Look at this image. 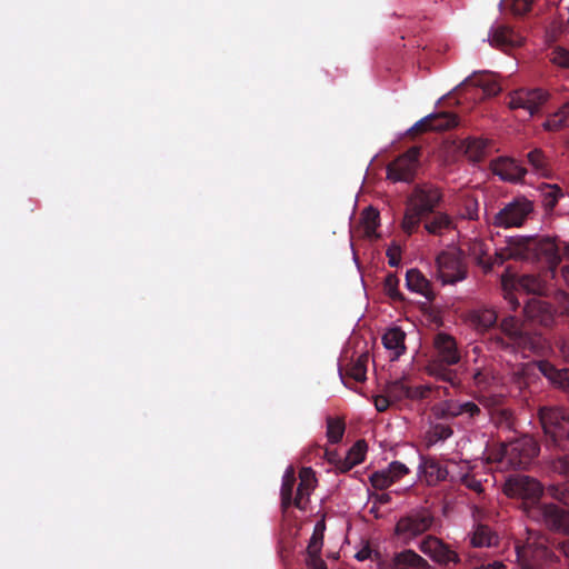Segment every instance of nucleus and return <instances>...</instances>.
I'll use <instances>...</instances> for the list:
<instances>
[{
	"label": "nucleus",
	"instance_id": "obj_22",
	"mask_svg": "<svg viewBox=\"0 0 569 569\" xmlns=\"http://www.w3.org/2000/svg\"><path fill=\"white\" fill-rule=\"evenodd\" d=\"M300 481L296 488L293 506L305 511L310 501L309 497L316 487V477L311 468H302L299 472Z\"/></svg>",
	"mask_w": 569,
	"mask_h": 569
},
{
	"label": "nucleus",
	"instance_id": "obj_10",
	"mask_svg": "<svg viewBox=\"0 0 569 569\" xmlns=\"http://www.w3.org/2000/svg\"><path fill=\"white\" fill-rule=\"evenodd\" d=\"M420 147H411L387 166L388 179L398 182H410L415 179L419 164Z\"/></svg>",
	"mask_w": 569,
	"mask_h": 569
},
{
	"label": "nucleus",
	"instance_id": "obj_29",
	"mask_svg": "<svg viewBox=\"0 0 569 569\" xmlns=\"http://www.w3.org/2000/svg\"><path fill=\"white\" fill-rule=\"evenodd\" d=\"M470 543L475 548L492 547L498 543V535L483 523H477L470 532Z\"/></svg>",
	"mask_w": 569,
	"mask_h": 569
},
{
	"label": "nucleus",
	"instance_id": "obj_19",
	"mask_svg": "<svg viewBox=\"0 0 569 569\" xmlns=\"http://www.w3.org/2000/svg\"><path fill=\"white\" fill-rule=\"evenodd\" d=\"M523 311L530 320L542 327L549 328L555 323L556 310L549 302L539 298L533 297L527 300Z\"/></svg>",
	"mask_w": 569,
	"mask_h": 569
},
{
	"label": "nucleus",
	"instance_id": "obj_8",
	"mask_svg": "<svg viewBox=\"0 0 569 569\" xmlns=\"http://www.w3.org/2000/svg\"><path fill=\"white\" fill-rule=\"evenodd\" d=\"M533 212V203L525 197L507 203L493 217L492 223L500 228L521 227Z\"/></svg>",
	"mask_w": 569,
	"mask_h": 569
},
{
	"label": "nucleus",
	"instance_id": "obj_23",
	"mask_svg": "<svg viewBox=\"0 0 569 569\" xmlns=\"http://www.w3.org/2000/svg\"><path fill=\"white\" fill-rule=\"evenodd\" d=\"M387 569H431L426 559L411 549L395 553Z\"/></svg>",
	"mask_w": 569,
	"mask_h": 569
},
{
	"label": "nucleus",
	"instance_id": "obj_21",
	"mask_svg": "<svg viewBox=\"0 0 569 569\" xmlns=\"http://www.w3.org/2000/svg\"><path fill=\"white\" fill-rule=\"evenodd\" d=\"M491 168L495 174L510 182L521 181L528 172L520 162L512 158H498L492 161Z\"/></svg>",
	"mask_w": 569,
	"mask_h": 569
},
{
	"label": "nucleus",
	"instance_id": "obj_44",
	"mask_svg": "<svg viewBox=\"0 0 569 569\" xmlns=\"http://www.w3.org/2000/svg\"><path fill=\"white\" fill-rule=\"evenodd\" d=\"M562 190L557 184H546L542 189V204L546 210H552L557 203L560 197H562Z\"/></svg>",
	"mask_w": 569,
	"mask_h": 569
},
{
	"label": "nucleus",
	"instance_id": "obj_64",
	"mask_svg": "<svg viewBox=\"0 0 569 569\" xmlns=\"http://www.w3.org/2000/svg\"><path fill=\"white\" fill-rule=\"evenodd\" d=\"M559 468L562 472L569 476V457H566L559 461Z\"/></svg>",
	"mask_w": 569,
	"mask_h": 569
},
{
	"label": "nucleus",
	"instance_id": "obj_20",
	"mask_svg": "<svg viewBox=\"0 0 569 569\" xmlns=\"http://www.w3.org/2000/svg\"><path fill=\"white\" fill-rule=\"evenodd\" d=\"M531 367L537 368L556 388L569 391V369H558L548 360L532 361L527 365L526 369Z\"/></svg>",
	"mask_w": 569,
	"mask_h": 569
},
{
	"label": "nucleus",
	"instance_id": "obj_26",
	"mask_svg": "<svg viewBox=\"0 0 569 569\" xmlns=\"http://www.w3.org/2000/svg\"><path fill=\"white\" fill-rule=\"evenodd\" d=\"M296 475L292 467H289L283 477L280 489V498H281V510L283 513L288 511L290 507L293 506L295 496H296Z\"/></svg>",
	"mask_w": 569,
	"mask_h": 569
},
{
	"label": "nucleus",
	"instance_id": "obj_14",
	"mask_svg": "<svg viewBox=\"0 0 569 569\" xmlns=\"http://www.w3.org/2000/svg\"><path fill=\"white\" fill-rule=\"evenodd\" d=\"M549 93L541 89H519L510 94L508 107L512 110L523 109L529 117L540 111V108L548 101Z\"/></svg>",
	"mask_w": 569,
	"mask_h": 569
},
{
	"label": "nucleus",
	"instance_id": "obj_31",
	"mask_svg": "<svg viewBox=\"0 0 569 569\" xmlns=\"http://www.w3.org/2000/svg\"><path fill=\"white\" fill-rule=\"evenodd\" d=\"M526 158L535 173L546 178L550 176V162L541 149L535 148L527 153Z\"/></svg>",
	"mask_w": 569,
	"mask_h": 569
},
{
	"label": "nucleus",
	"instance_id": "obj_57",
	"mask_svg": "<svg viewBox=\"0 0 569 569\" xmlns=\"http://www.w3.org/2000/svg\"><path fill=\"white\" fill-rule=\"evenodd\" d=\"M557 345L561 357L567 363H569V337L561 338Z\"/></svg>",
	"mask_w": 569,
	"mask_h": 569
},
{
	"label": "nucleus",
	"instance_id": "obj_60",
	"mask_svg": "<svg viewBox=\"0 0 569 569\" xmlns=\"http://www.w3.org/2000/svg\"><path fill=\"white\" fill-rule=\"evenodd\" d=\"M506 299L509 301L510 308L512 310H517L520 307V301L518 300L513 292L507 291Z\"/></svg>",
	"mask_w": 569,
	"mask_h": 569
},
{
	"label": "nucleus",
	"instance_id": "obj_25",
	"mask_svg": "<svg viewBox=\"0 0 569 569\" xmlns=\"http://www.w3.org/2000/svg\"><path fill=\"white\" fill-rule=\"evenodd\" d=\"M425 230L432 236H443L456 229L455 220L451 216L442 211H433L432 216L425 221Z\"/></svg>",
	"mask_w": 569,
	"mask_h": 569
},
{
	"label": "nucleus",
	"instance_id": "obj_6",
	"mask_svg": "<svg viewBox=\"0 0 569 569\" xmlns=\"http://www.w3.org/2000/svg\"><path fill=\"white\" fill-rule=\"evenodd\" d=\"M437 277L442 284H455L468 276L465 253L460 249L443 250L436 258Z\"/></svg>",
	"mask_w": 569,
	"mask_h": 569
},
{
	"label": "nucleus",
	"instance_id": "obj_48",
	"mask_svg": "<svg viewBox=\"0 0 569 569\" xmlns=\"http://www.w3.org/2000/svg\"><path fill=\"white\" fill-rule=\"evenodd\" d=\"M369 479L371 486L377 490H385L393 483L386 469L375 471Z\"/></svg>",
	"mask_w": 569,
	"mask_h": 569
},
{
	"label": "nucleus",
	"instance_id": "obj_3",
	"mask_svg": "<svg viewBox=\"0 0 569 569\" xmlns=\"http://www.w3.org/2000/svg\"><path fill=\"white\" fill-rule=\"evenodd\" d=\"M517 561L522 569H550L559 561L548 538L538 530L526 528L516 541Z\"/></svg>",
	"mask_w": 569,
	"mask_h": 569
},
{
	"label": "nucleus",
	"instance_id": "obj_35",
	"mask_svg": "<svg viewBox=\"0 0 569 569\" xmlns=\"http://www.w3.org/2000/svg\"><path fill=\"white\" fill-rule=\"evenodd\" d=\"M469 252L476 263L480 266L485 272L491 271V258H487L488 248L482 240H473L469 246Z\"/></svg>",
	"mask_w": 569,
	"mask_h": 569
},
{
	"label": "nucleus",
	"instance_id": "obj_34",
	"mask_svg": "<svg viewBox=\"0 0 569 569\" xmlns=\"http://www.w3.org/2000/svg\"><path fill=\"white\" fill-rule=\"evenodd\" d=\"M517 288L526 293L542 296L546 292L545 281L536 274H523L517 280Z\"/></svg>",
	"mask_w": 569,
	"mask_h": 569
},
{
	"label": "nucleus",
	"instance_id": "obj_18",
	"mask_svg": "<svg viewBox=\"0 0 569 569\" xmlns=\"http://www.w3.org/2000/svg\"><path fill=\"white\" fill-rule=\"evenodd\" d=\"M431 390L432 388L429 385L411 387L407 383L406 379L392 381L387 387V393L393 401L426 399L431 393Z\"/></svg>",
	"mask_w": 569,
	"mask_h": 569
},
{
	"label": "nucleus",
	"instance_id": "obj_41",
	"mask_svg": "<svg viewBox=\"0 0 569 569\" xmlns=\"http://www.w3.org/2000/svg\"><path fill=\"white\" fill-rule=\"evenodd\" d=\"M523 328V325H521L515 317L509 316L501 321V333L499 335L502 337L503 342H507L510 341Z\"/></svg>",
	"mask_w": 569,
	"mask_h": 569
},
{
	"label": "nucleus",
	"instance_id": "obj_37",
	"mask_svg": "<svg viewBox=\"0 0 569 569\" xmlns=\"http://www.w3.org/2000/svg\"><path fill=\"white\" fill-rule=\"evenodd\" d=\"M569 126V103L562 106L557 112L549 116L543 123L548 131H558Z\"/></svg>",
	"mask_w": 569,
	"mask_h": 569
},
{
	"label": "nucleus",
	"instance_id": "obj_54",
	"mask_svg": "<svg viewBox=\"0 0 569 569\" xmlns=\"http://www.w3.org/2000/svg\"><path fill=\"white\" fill-rule=\"evenodd\" d=\"M388 262L391 267H398L401 261V252L399 247L388 248L387 250Z\"/></svg>",
	"mask_w": 569,
	"mask_h": 569
},
{
	"label": "nucleus",
	"instance_id": "obj_53",
	"mask_svg": "<svg viewBox=\"0 0 569 569\" xmlns=\"http://www.w3.org/2000/svg\"><path fill=\"white\" fill-rule=\"evenodd\" d=\"M386 470L392 479L393 483L401 479L405 475L409 473L408 467L400 461H392Z\"/></svg>",
	"mask_w": 569,
	"mask_h": 569
},
{
	"label": "nucleus",
	"instance_id": "obj_24",
	"mask_svg": "<svg viewBox=\"0 0 569 569\" xmlns=\"http://www.w3.org/2000/svg\"><path fill=\"white\" fill-rule=\"evenodd\" d=\"M406 286L410 291L423 296L428 301H433L436 297L430 281L418 269L407 271Z\"/></svg>",
	"mask_w": 569,
	"mask_h": 569
},
{
	"label": "nucleus",
	"instance_id": "obj_5",
	"mask_svg": "<svg viewBox=\"0 0 569 569\" xmlns=\"http://www.w3.org/2000/svg\"><path fill=\"white\" fill-rule=\"evenodd\" d=\"M489 341L495 349L520 353L523 358L541 355L545 349L542 337L526 328L519 331L510 341L503 342L500 335H491Z\"/></svg>",
	"mask_w": 569,
	"mask_h": 569
},
{
	"label": "nucleus",
	"instance_id": "obj_59",
	"mask_svg": "<svg viewBox=\"0 0 569 569\" xmlns=\"http://www.w3.org/2000/svg\"><path fill=\"white\" fill-rule=\"evenodd\" d=\"M325 457H326L327 461L330 465H332L333 467H336L338 465L339 460L341 459V457L339 456V453L336 450H329V449L325 450Z\"/></svg>",
	"mask_w": 569,
	"mask_h": 569
},
{
	"label": "nucleus",
	"instance_id": "obj_15",
	"mask_svg": "<svg viewBox=\"0 0 569 569\" xmlns=\"http://www.w3.org/2000/svg\"><path fill=\"white\" fill-rule=\"evenodd\" d=\"M490 46L503 52H510L523 44L525 38L511 27L503 23H496L488 34Z\"/></svg>",
	"mask_w": 569,
	"mask_h": 569
},
{
	"label": "nucleus",
	"instance_id": "obj_11",
	"mask_svg": "<svg viewBox=\"0 0 569 569\" xmlns=\"http://www.w3.org/2000/svg\"><path fill=\"white\" fill-rule=\"evenodd\" d=\"M438 419L462 417L468 423H475L482 416L481 408L473 401L446 400L432 409Z\"/></svg>",
	"mask_w": 569,
	"mask_h": 569
},
{
	"label": "nucleus",
	"instance_id": "obj_45",
	"mask_svg": "<svg viewBox=\"0 0 569 569\" xmlns=\"http://www.w3.org/2000/svg\"><path fill=\"white\" fill-rule=\"evenodd\" d=\"M399 279L395 273H388L383 281L385 293L393 302H403L405 296L399 291Z\"/></svg>",
	"mask_w": 569,
	"mask_h": 569
},
{
	"label": "nucleus",
	"instance_id": "obj_2",
	"mask_svg": "<svg viewBox=\"0 0 569 569\" xmlns=\"http://www.w3.org/2000/svg\"><path fill=\"white\" fill-rule=\"evenodd\" d=\"M522 260L538 262L545 260L550 267L560 261L557 244L549 237L515 236L507 239V246L499 249L491 259L492 267L505 261Z\"/></svg>",
	"mask_w": 569,
	"mask_h": 569
},
{
	"label": "nucleus",
	"instance_id": "obj_1",
	"mask_svg": "<svg viewBox=\"0 0 569 569\" xmlns=\"http://www.w3.org/2000/svg\"><path fill=\"white\" fill-rule=\"evenodd\" d=\"M503 492L522 500L525 507L537 513L550 529L569 531V512L552 503L538 505L542 486L535 478L526 475L510 476L503 485Z\"/></svg>",
	"mask_w": 569,
	"mask_h": 569
},
{
	"label": "nucleus",
	"instance_id": "obj_16",
	"mask_svg": "<svg viewBox=\"0 0 569 569\" xmlns=\"http://www.w3.org/2000/svg\"><path fill=\"white\" fill-rule=\"evenodd\" d=\"M420 550L425 555L429 556L433 561L442 566H448L450 563L456 565L459 562L458 553L435 536H427L420 542Z\"/></svg>",
	"mask_w": 569,
	"mask_h": 569
},
{
	"label": "nucleus",
	"instance_id": "obj_52",
	"mask_svg": "<svg viewBox=\"0 0 569 569\" xmlns=\"http://www.w3.org/2000/svg\"><path fill=\"white\" fill-rule=\"evenodd\" d=\"M550 492L555 499L569 507V482L552 486Z\"/></svg>",
	"mask_w": 569,
	"mask_h": 569
},
{
	"label": "nucleus",
	"instance_id": "obj_58",
	"mask_svg": "<svg viewBox=\"0 0 569 569\" xmlns=\"http://www.w3.org/2000/svg\"><path fill=\"white\" fill-rule=\"evenodd\" d=\"M356 465L348 460L347 457L345 458H341L338 462V465L335 467L336 471L337 472H340V473H346L348 472L349 470H351Z\"/></svg>",
	"mask_w": 569,
	"mask_h": 569
},
{
	"label": "nucleus",
	"instance_id": "obj_40",
	"mask_svg": "<svg viewBox=\"0 0 569 569\" xmlns=\"http://www.w3.org/2000/svg\"><path fill=\"white\" fill-rule=\"evenodd\" d=\"M472 320L478 329L488 330L497 323L498 316L491 309H482L473 315Z\"/></svg>",
	"mask_w": 569,
	"mask_h": 569
},
{
	"label": "nucleus",
	"instance_id": "obj_63",
	"mask_svg": "<svg viewBox=\"0 0 569 569\" xmlns=\"http://www.w3.org/2000/svg\"><path fill=\"white\" fill-rule=\"evenodd\" d=\"M500 91H501V87L496 82L488 84L485 89V92L489 96H496Z\"/></svg>",
	"mask_w": 569,
	"mask_h": 569
},
{
	"label": "nucleus",
	"instance_id": "obj_43",
	"mask_svg": "<svg viewBox=\"0 0 569 569\" xmlns=\"http://www.w3.org/2000/svg\"><path fill=\"white\" fill-rule=\"evenodd\" d=\"M532 2L533 0H501L500 7L515 16H523L531 10Z\"/></svg>",
	"mask_w": 569,
	"mask_h": 569
},
{
	"label": "nucleus",
	"instance_id": "obj_49",
	"mask_svg": "<svg viewBox=\"0 0 569 569\" xmlns=\"http://www.w3.org/2000/svg\"><path fill=\"white\" fill-rule=\"evenodd\" d=\"M549 60L560 67V68H569V51L561 48L556 47L552 48L551 51L547 54Z\"/></svg>",
	"mask_w": 569,
	"mask_h": 569
},
{
	"label": "nucleus",
	"instance_id": "obj_62",
	"mask_svg": "<svg viewBox=\"0 0 569 569\" xmlns=\"http://www.w3.org/2000/svg\"><path fill=\"white\" fill-rule=\"evenodd\" d=\"M559 313L569 322V297L566 296V300L561 302Z\"/></svg>",
	"mask_w": 569,
	"mask_h": 569
},
{
	"label": "nucleus",
	"instance_id": "obj_55",
	"mask_svg": "<svg viewBox=\"0 0 569 569\" xmlns=\"http://www.w3.org/2000/svg\"><path fill=\"white\" fill-rule=\"evenodd\" d=\"M391 400L388 393L386 396H377L375 398V407L379 412H383L389 408Z\"/></svg>",
	"mask_w": 569,
	"mask_h": 569
},
{
	"label": "nucleus",
	"instance_id": "obj_36",
	"mask_svg": "<svg viewBox=\"0 0 569 569\" xmlns=\"http://www.w3.org/2000/svg\"><path fill=\"white\" fill-rule=\"evenodd\" d=\"M425 216L427 214L409 203V207L407 208L401 222L403 232L408 236H411L413 232H416Z\"/></svg>",
	"mask_w": 569,
	"mask_h": 569
},
{
	"label": "nucleus",
	"instance_id": "obj_32",
	"mask_svg": "<svg viewBox=\"0 0 569 569\" xmlns=\"http://www.w3.org/2000/svg\"><path fill=\"white\" fill-rule=\"evenodd\" d=\"M465 152L475 162L481 161L488 151L489 141L483 138H467L463 141Z\"/></svg>",
	"mask_w": 569,
	"mask_h": 569
},
{
	"label": "nucleus",
	"instance_id": "obj_17",
	"mask_svg": "<svg viewBox=\"0 0 569 569\" xmlns=\"http://www.w3.org/2000/svg\"><path fill=\"white\" fill-rule=\"evenodd\" d=\"M458 124L457 117L450 112H438L429 114L417 121L409 130L408 134L415 137L427 131L447 130Z\"/></svg>",
	"mask_w": 569,
	"mask_h": 569
},
{
	"label": "nucleus",
	"instance_id": "obj_46",
	"mask_svg": "<svg viewBox=\"0 0 569 569\" xmlns=\"http://www.w3.org/2000/svg\"><path fill=\"white\" fill-rule=\"evenodd\" d=\"M368 450V445L366 440L360 439L355 442V445L348 450L346 457L348 460L352 461L355 465L361 463Z\"/></svg>",
	"mask_w": 569,
	"mask_h": 569
},
{
	"label": "nucleus",
	"instance_id": "obj_61",
	"mask_svg": "<svg viewBox=\"0 0 569 569\" xmlns=\"http://www.w3.org/2000/svg\"><path fill=\"white\" fill-rule=\"evenodd\" d=\"M557 550L565 557L569 558V538L559 541L557 545Z\"/></svg>",
	"mask_w": 569,
	"mask_h": 569
},
{
	"label": "nucleus",
	"instance_id": "obj_38",
	"mask_svg": "<svg viewBox=\"0 0 569 569\" xmlns=\"http://www.w3.org/2000/svg\"><path fill=\"white\" fill-rule=\"evenodd\" d=\"M461 473L459 475V481L468 489L472 490L477 495L483 493V486L481 480L477 479L475 475L470 473V465L468 461H463L460 467Z\"/></svg>",
	"mask_w": 569,
	"mask_h": 569
},
{
	"label": "nucleus",
	"instance_id": "obj_56",
	"mask_svg": "<svg viewBox=\"0 0 569 569\" xmlns=\"http://www.w3.org/2000/svg\"><path fill=\"white\" fill-rule=\"evenodd\" d=\"M307 563L312 569H327V563L321 559L320 555L308 556Z\"/></svg>",
	"mask_w": 569,
	"mask_h": 569
},
{
	"label": "nucleus",
	"instance_id": "obj_50",
	"mask_svg": "<svg viewBox=\"0 0 569 569\" xmlns=\"http://www.w3.org/2000/svg\"><path fill=\"white\" fill-rule=\"evenodd\" d=\"M452 428L445 423H436L430 430V439L432 441H443L452 436Z\"/></svg>",
	"mask_w": 569,
	"mask_h": 569
},
{
	"label": "nucleus",
	"instance_id": "obj_51",
	"mask_svg": "<svg viewBox=\"0 0 569 569\" xmlns=\"http://www.w3.org/2000/svg\"><path fill=\"white\" fill-rule=\"evenodd\" d=\"M322 545L323 533L319 531L318 528L316 527L307 547V556L320 555Z\"/></svg>",
	"mask_w": 569,
	"mask_h": 569
},
{
	"label": "nucleus",
	"instance_id": "obj_9",
	"mask_svg": "<svg viewBox=\"0 0 569 569\" xmlns=\"http://www.w3.org/2000/svg\"><path fill=\"white\" fill-rule=\"evenodd\" d=\"M435 518L428 509H419L401 517L396 525V535L406 540L412 539L428 531Z\"/></svg>",
	"mask_w": 569,
	"mask_h": 569
},
{
	"label": "nucleus",
	"instance_id": "obj_7",
	"mask_svg": "<svg viewBox=\"0 0 569 569\" xmlns=\"http://www.w3.org/2000/svg\"><path fill=\"white\" fill-rule=\"evenodd\" d=\"M538 419L546 436L553 443L563 439L569 440V412L559 407H540Z\"/></svg>",
	"mask_w": 569,
	"mask_h": 569
},
{
	"label": "nucleus",
	"instance_id": "obj_30",
	"mask_svg": "<svg viewBox=\"0 0 569 569\" xmlns=\"http://www.w3.org/2000/svg\"><path fill=\"white\" fill-rule=\"evenodd\" d=\"M406 333L400 328H391L382 336V343L386 349L395 352V358H399L406 350Z\"/></svg>",
	"mask_w": 569,
	"mask_h": 569
},
{
	"label": "nucleus",
	"instance_id": "obj_12",
	"mask_svg": "<svg viewBox=\"0 0 569 569\" xmlns=\"http://www.w3.org/2000/svg\"><path fill=\"white\" fill-rule=\"evenodd\" d=\"M539 453V446L529 437L520 438L503 448V458L513 468H525Z\"/></svg>",
	"mask_w": 569,
	"mask_h": 569
},
{
	"label": "nucleus",
	"instance_id": "obj_27",
	"mask_svg": "<svg viewBox=\"0 0 569 569\" xmlns=\"http://www.w3.org/2000/svg\"><path fill=\"white\" fill-rule=\"evenodd\" d=\"M369 361V353L362 352L358 358L346 366L345 369L340 368V377H348L357 382H363L367 379V366Z\"/></svg>",
	"mask_w": 569,
	"mask_h": 569
},
{
	"label": "nucleus",
	"instance_id": "obj_28",
	"mask_svg": "<svg viewBox=\"0 0 569 569\" xmlns=\"http://www.w3.org/2000/svg\"><path fill=\"white\" fill-rule=\"evenodd\" d=\"M420 468L429 486H435L449 476V470L433 458L423 459Z\"/></svg>",
	"mask_w": 569,
	"mask_h": 569
},
{
	"label": "nucleus",
	"instance_id": "obj_33",
	"mask_svg": "<svg viewBox=\"0 0 569 569\" xmlns=\"http://www.w3.org/2000/svg\"><path fill=\"white\" fill-rule=\"evenodd\" d=\"M361 223L363 226L365 236L369 239H378L380 236L377 229L380 224V213L372 207L366 208L361 213Z\"/></svg>",
	"mask_w": 569,
	"mask_h": 569
},
{
	"label": "nucleus",
	"instance_id": "obj_13",
	"mask_svg": "<svg viewBox=\"0 0 569 569\" xmlns=\"http://www.w3.org/2000/svg\"><path fill=\"white\" fill-rule=\"evenodd\" d=\"M442 200V190L430 182L417 183L409 197V203L426 214L433 213Z\"/></svg>",
	"mask_w": 569,
	"mask_h": 569
},
{
	"label": "nucleus",
	"instance_id": "obj_39",
	"mask_svg": "<svg viewBox=\"0 0 569 569\" xmlns=\"http://www.w3.org/2000/svg\"><path fill=\"white\" fill-rule=\"evenodd\" d=\"M346 423L342 418L327 417V438L330 443H338L345 435Z\"/></svg>",
	"mask_w": 569,
	"mask_h": 569
},
{
	"label": "nucleus",
	"instance_id": "obj_4",
	"mask_svg": "<svg viewBox=\"0 0 569 569\" xmlns=\"http://www.w3.org/2000/svg\"><path fill=\"white\" fill-rule=\"evenodd\" d=\"M433 345L436 359L430 365V373L452 386L456 385V371L447 368L460 361V352L455 338L445 332H440L435 337Z\"/></svg>",
	"mask_w": 569,
	"mask_h": 569
},
{
	"label": "nucleus",
	"instance_id": "obj_42",
	"mask_svg": "<svg viewBox=\"0 0 569 569\" xmlns=\"http://www.w3.org/2000/svg\"><path fill=\"white\" fill-rule=\"evenodd\" d=\"M491 421L499 428L512 429L513 415L508 408H495L490 413Z\"/></svg>",
	"mask_w": 569,
	"mask_h": 569
},
{
	"label": "nucleus",
	"instance_id": "obj_47",
	"mask_svg": "<svg viewBox=\"0 0 569 569\" xmlns=\"http://www.w3.org/2000/svg\"><path fill=\"white\" fill-rule=\"evenodd\" d=\"M478 201L475 198L468 197L462 201L458 217L461 219L476 220L478 219Z\"/></svg>",
	"mask_w": 569,
	"mask_h": 569
}]
</instances>
